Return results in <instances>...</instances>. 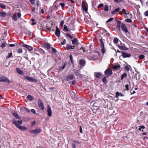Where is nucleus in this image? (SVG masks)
I'll use <instances>...</instances> for the list:
<instances>
[{"mask_svg": "<svg viewBox=\"0 0 148 148\" xmlns=\"http://www.w3.org/2000/svg\"><path fill=\"white\" fill-rule=\"evenodd\" d=\"M6 44V43L5 42L3 43L1 46V47L3 48L5 46Z\"/></svg>", "mask_w": 148, "mask_h": 148, "instance_id": "nucleus-44", "label": "nucleus"}, {"mask_svg": "<svg viewBox=\"0 0 148 148\" xmlns=\"http://www.w3.org/2000/svg\"><path fill=\"white\" fill-rule=\"evenodd\" d=\"M12 52H10V53L8 54V56L6 57V58H8L12 56Z\"/></svg>", "mask_w": 148, "mask_h": 148, "instance_id": "nucleus-45", "label": "nucleus"}, {"mask_svg": "<svg viewBox=\"0 0 148 148\" xmlns=\"http://www.w3.org/2000/svg\"><path fill=\"white\" fill-rule=\"evenodd\" d=\"M73 142L74 143H76L79 144V143H80V142H79L78 140H73Z\"/></svg>", "mask_w": 148, "mask_h": 148, "instance_id": "nucleus-51", "label": "nucleus"}, {"mask_svg": "<svg viewBox=\"0 0 148 148\" xmlns=\"http://www.w3.org/2000/svg\"><path fill=\"white\" fill-rule=\"evenodd\" d=\"M6 14V13L4 12H0V16L2 17H4Z\"/></svg>", "mask_w": 148, "mask_h": 148, "instance_id": "nucleus-25", "label": "nucleus"}, {"mask_svg": "<svg viewBox=\"0 0 148 148\" xmlns=\"http://www.w3.org/2000/svg\"><path fill=\"white\" fill-rule=\"evenodd\" d=\"M51 49H52V52L53 53H56V52L57 51H56V49H54V48L52 47L51 48Z\"/></svg>", "mask_w": 148, "mask_h": 148, "instance_id": "nucleus-49", "label": "nucleus"}, {"mask_svg": "<svg viewBox=\"0 0 148 148\" xmlns=\"http://www.w3.org/2000/svg\"><path fill=\"white\" fill-rule=\"evenodd\" d=\"M80 72V71L76 70L75 72V75H76L78 76L79 75L78 73Z\"/></svg>", "mask_w": 148, "mask_h": 148, "instance_id": "nucleus-47", "label": "nucleus"}, {"mask_svg": "<svg viewBox=\"0 0 148 148\" xmlns=\"http://www.w3.org/2000/svg\"><path fill=\"white\" fill-rule=\"evenodd\" d=\"M72 44L74 46H77L78 45V41L76 38H74L71 40Z\"/></svg>", "mask_w": 148, "mask_h": 148, "instance_id": "nucleus-11", "label": "nucleus"}, {"mask_svg": "<svg viewBox=\"0 0 148 148\" xmlns=\"http://www.w3.org/2000/svg\"><path fill=\"white\" fill-rule=\"evenodd\" d=\"M17 15L18 18H20L21 16V14L20 13L18 12L17 13Z\"/></svg>", "mask_w": 148, "mask_h": 148, "instance_id": "nucleus-58", "label": "nucleus"}, {"mask_svg": "<svg viewBox=\"0 0 148 148\" xmlns=\"http://www.w3.org/2000/svg\"><path fill=\"white\" fill-rule=\"evenodd\" d=\"M121 23V22L120 21H117V28H120V24Z\"/></svg>", "mask_w": 148, "mask_h": 148, "instance_id": "nucleus-36", "label": "nucleus"}, {"mask_svg": "<svg viewBox=\"0 0 148 148\" xmlns=\"http://www.w3.org/2000/svg\"><path fill=\"white\" fill-rule=\"evenodd\" d=\"M118 47L120 49L122 50H126L127 49L126 47L124 45L118 46Z\"/></svg>", "mask_w": 148, "mask_h": 148, "instance_id": "nucleus-21", "label": "nucleus"}, {"mask_svg": "<svg viewBox=\"0 0 148 148\" xmlns=\"http://www.w3.org/2000/svg\"><path fill=\"white\" fill-rule=\"evenodd\" d=\"M99 41L100 42L101 47H103L104 46V45L103 41L102 38H101L99 39Z\"/></svg>", "mask_w": 148, "mask_h": 148, "instance_id": "nucleus-26", "label": "nucleus"}, {"mask_svg": "<svg viewBox=\"0 0 148 148\" xmlns=\"http://www.w3.org/2000/svg\"><path fill=\"white\" fill-rule=\"evenodd\" d=\"M25 79L31 82H35L37 81V80L33 77H30L29 76H25Z\"/></svg>", "mask_w": 148, "mask_h": 148, "instance_id": "nucleus-8", "label": "nucleus"}, {"mask_svg": "<svg viewBox=\"0 0 148 148\" xmlns=\"http://www.w3.org/2000/svg\"><path fill=\"white\" fill-rule=\"evenodd\" d=\"M70 59L72 63H73V58L72 56V55H70Z\"/></svg>", "mask_w": 148, "mask_h": 148, "instance_id": "nucleus-52", "label": "nucleus"}, {"mask_svg": "<svg viewBox=\"0 0 148 148\" xmlns=\"http://www.w3.org/2000/svg\"><path fill=\"white\" fill-rule=\"evenodd\" d=\"M129 67H130V65L128 66L127 65H126L125 66V71L128 72V71H129Z\"/></svg>", "mask_w": 148, "mask_h": 148, "instance_id": "nucleus-31", "label": "nucleus"}, {"mask_svg": "<svg viewBox=\"0 0 148 148\" xmlns=\"http://www.w3.org/2000/svg\"><path fill=\"white\" fill-rule=\"evenodd\" d=\"M106 77V76L104 77L103 79H102V81L104 82V83H106V81H107V79H106V77Z\"/></svg>", "mask_w": 148, "mask_h": 148, "instance_id": "nucleus-43", "label": "nucleus"}, {"mask_svg": "<svg viewBox=\"0 0 148 148\" xmlns=\"http://www.w3.org/2000/svg\"><path fill=\"white\" fill-rule=\"evenodd\" d=\"M12 123L17 127V125L19 126L22 123V121L21 120L16 121L14 119H13Z\"/></svg>", "mask_w": 148, "mask_h": 148, "instance_id": "nucleus-2", "label": "nucleus"}, {"mask_svg": "<svg viewBox=\"0 0 148 148\" xmlns=\"http://www.w3.org/2000/svg\"><path fill=\"white\" fill-rule=\"evenodd\" d=\"M104 10L106 12H108V5H105L104 7Z\"/></svg>", "mask_w": 148, "mask_h": 148, "instance_id": "nucleus-32", "label": "nucleus"}, {"mask_svg": "<svg viewBox=\"0 0 148 148\" xmlns=\"http://www.w3.org/2000/svg\"><path fill=\"white\" fill-rule=\"evenodd\" d=\"M25 110L26 111L28 112H30V110L27 108H25Z\"/></svg>", "mask_w": 148, "mask_h": 148, "instance_id": "nucleus-63", "label": "nucleus"}, {"mask_svg": "<svg viewBox=\"0 0 148 148\" xmlns=\"http://www.w3.org/2000/svg\"><path fill=\"white\" fill-rule=\"evenodd\" d=\"M139 127H140V128L142 129H144L145 128V127L143 125H141L139 126Z\"/></svg>", "mask_w": 148, "mask_h": 148, "instance_id": "nucleus-64", "label": "nucleus"}, {"mask_svg": "<svg viewBox=\"0 0 148 148\" xmlns=\"http://www.w3.org/2000/svg\"><path fill=\"white\" fill-rule=\"evenodd\" d=\"M66 47V49L68 50L71 49H73L75 47V46H72L69 45H67Z\"/></svg>", "mask_w": 148, "mask_h": 148, "instance_id": "nucleus-18", "label": "nucleus"}, {"mask_svg": "<svg viewBox=\"0 0 148 148\" xmlns=\"http://www.w3.org/2000/svg\"><path fill=\"white\" fill-rule=\"evenodd\" d=\"M41 131V130L40 128H37L33 130L29 131V132L33 134H35L39 133Z\"/></svg>", "mask_w": 148, "mask_h": 148, "instance_id": "nucleus-6", "label": "nucleus"}, {"mask_svg": "<svg viewBox=\"0 0 148 148\" xmlns=\"http://www.w3.org/2000/svg\"><path fill=\"white\" fill-rule=\"evenodd\" d=\"M113 18H111L106 21V23H109L111 21L113 20Z\"/></svg>", "mask_w": 148, "mask_h": 148, "instance_id": "nucleus-50", "label": "nucleus"}, {"mask_svg": "<svg viewBox=\"0 0 148 148\" xmlns=\"http://www.w3.org/2000/svg\"><path fill=\"white\" fill-rule=\"evenodd\" d=\"M95 75L97 78H99L101 75V74L100 73L96 72L95 73Z\"/></svg>", "mask_w": 148, "mask_h": 148, "instance_id": "nucleus-24", "label": "nucleus"}, {"mask_svg": "<svg viewBox=\"0 0 148 148\" xmlns=\"http://www.w3.org/2000/svg\"><path fill=\"white\" fill-rule=\"evenodd\" d=\"M101 47V51L102 53L103 54L105 53L106 50L105 48L104 47V46L103 47Z\"/></svg>", "mask_w": 148, "mask_h": 148, "instance_id": "nucleus-30", "label": "nucleus"}, {"mask_svg": "<svg viewBox=\"0 0 148 148\" xmlns=\"http://www.w3.org/2000/svg\"><path fill=\"white\" fill-rule=\"evenodd\" d=\"M66 65V64L65 63H64L63 66L60 67V69L61 70H62L64 69L65 68V67Z\"/></svg>", "mask_w": 148, "mask_h": 148, "instance_id": "nucleus-37", "label": "nucleus"}, {"mask_svg": "<svg viewBox=\"0 0 148 148\" xmlns=\"http://www.w3.org/2000/svg\"><path fill=\"white\" fill-rule=\"evenodd\" d=\"M22 46L23 47H26L29 51H31L33 50V47L31 46H29L26 44H24Z\"/></svg>", "mask_w": 148, "mask_h": 148, "instance_id": "nucleus-12", "label": "nucleus"}, {"mask_svg": "<svg viewBox=\"0 0 148 148\" xmlns=\"http://www.w3.org/2000/svg\"><path fill=\"white\" fill-rule=\"evenodd\" d=\"M113 73L111 70L110 69H107L104 71V74L106 77L110 76Z\"/></svg>", "mask_w": 148, "mask_h": 148, "instance_id": "nucleus-1", "label": "nucleus"}, {"mask_svg": "<svg viewBox=\"0 0 148 148\" xmlns=\"http://www.w3.org/2000/svg\"><path fill=\"white\" fill-rule=\"evenodd\" d=\"M119 39L117 38H115L114 39V43L116 44L118 43Z\"/></svg>", "mask_w": 148, "mask_h": 148, "instance_id": "nucleus-34", "label": "nucleus"}, {"mask_svg": "<svg viewBox=\"0 0 148 148\" xmlns=\"http://www.w3.org/2000/svg\"><path fill=\"white\" fill-rule=\"evenodd\" d=\"M59 4L62 8H63L65 5V4L64 3H60Z\"/></svg>", "mask_w": 148, "mask_h": 148, "instance_id": "nucleus-59", "label": "nucleus"}, {"mask_svg": "<svg viewBox=\"0 0 148 148\" xmlns=\"http://www.w3.org/2000/svg\"><path fill=\"white\" fill-rule=\"evenodd\" d=\"M72 147L73 148H76V146L75 144H72L71 145Z\"/></svg>", "mask_w": 148, "mask_h": 148, "instance_id": "nucleus-62", "label": "nucleus"}, {"mask_svg": "<svg viewBox=\"0 0 148 148\" xmlns=\"http://www.w3.org/2000/svg\"><path fill=\"white\" fill-rule=\"evenodd\" d=\"M17 127L22 130H25L27 129V128L25 126L17 125Z\"/></svg>", "mask_w": 148, "mask_h": 148, "instance_id": "nucleus-17", "label": "nucleus"}, {"mask_svg": "<svg viewBox=\"0 0 148 148\" xmlns=\"http://www.w3.org/2000/svg\"><path fill=\"white\" fill-rule=\"evenodd\" d=\"M122 12L124 14V15H127L129 13V12L127 11H126L125 9H123L122 10Z\"/></svg>", "mask_w": 148, "mask_h": 148, "instance_id": "nucleus-23", "label": "nucleus"}, {"mask_svg": "<svg viewBox=\"0 0 148 148\" xmlns=\"http://www.w3.org/2000/svg\"><path fill=\"white\" fill-rule=\"evenodd\" d=\"M79 64L82 66H84L85 64V61L83 60H80L79 62Z\"/></svg>", "mask_w": 148, "mask_h": 148, "instance_id": "nucleus-29", "label": "nucleus"}, {"mask_svg": "<svg viewBox=\"0 0 148 148\" xmlns=\"http://www.w3.org/2000/svg\"><path fill=\"white\" fill-rule=\"evenodd\" d=\"M66 35L69 38L71 39H73V37L69 34V33L66 34Z\"/></svg>", "mask_w": 148, "mask_h": 148, "instance_id": "nucleus-42", "label": "nucleus"}, {"mask_svg": "<svg viewBox=\"0 0 148 148\" xmlns=\"http://www.w3.org/2000/svg\"><path fill=\"white\" fill-rule=\"evenodd\" d=\"M29 1L32 4H34L35 3V0H29Z\"/></svg>", "mask_w": 148, "mask_h": 148, "instance_id": "nucleus-48", "label": "nucleus"}, {"mask_svg": "<svg viewBox=\"0 0 148 148\" xmlns=\"http://www.w3.org/2000/svg\"><path fill=\"white\" fill-rule=\"evenodd\" d=\"M12 18L15 21H16L17 20V18L16 15H13L12 16Z\"/></svg>", "mask_w": 148, "mask_h": 148, "instance_id": "nucleus-40", "label": "nucleus"}, {"mask_svg": "<svg viewBox=\"0 0 148 148\" xmlns=\"http://www.w3.org/2000/svg\"><path fill=\"white\" fill-rule=\"evenodd\" d=\"M11 113L12 115L16 118V119H21V118L19 117L17 113L16 112L13 111L11 112Z\"/></svg>", "mask_w": 148, "mask_h": 148, "instance_id": "nucleus-13", "label": "nucleus"}, {"mask_svg": "<svg viewBox=\"0 0 148 148\" xmlns=\"http://www.w3.org/2000/svg\"><path fill=\"white\" fill-rule=\"evenodd\" d=\"M125 87L126 88V90H129V85L128 84H126L125 86Z\"/></svg>", "mask_w": 148, "mask_h": 148, "instance_id": "nucleus-56", "label": "nucleus"}, {"mask_svg": "<svg viewBox=\"0 0 148 148\" xmlns=\"http://www.w3.org/2000/svg\"><path fill=\"white\" fill-rule=\"evenodd\" d=\"M64 29L65 31H66V32H68L69 30L67 27L66 25H64Z\"/></svg>", "mask_w": 148, "mask_h": 148, "instance_id": "nucleus-38", "label": "nucleus"}, {"mask_svg": "<svg viewBox=\"0 0 148 148\" xmlns=\"http://www.w3.org/2000/svg\"><path fill=\"white\" fill-rule=\"evenodd\" d=\"M47 112L48 115L49 116H50L52 115V111L50 106L49 105L47 106Z\"/></svg>", "mask_w": 148, "mask_h": 148, "instance_id": "nucleus-10", "label": "nucleus"}, {"mask_svg": "<svg viewBox=\"0 0 148 148\" xmlns=\"http://www.w3.org/2000/svg\"><path fill=\"white\" fill-rule=\"evenodd\" d=\"M114 1L116 2L119 3L121 2L122 0H114Z\"/></svg>", "mask_w": 148, "mask_h": 148, "instance_id": "nucleus-60", "label": "nucleus"}, {"mask_svg": "<svg viewBox=\"0 0 148 148\" xmlns=\"http://www.w3.org/2000/svg\"><path fill=\"white\" fill-rule=\"evenodd\" d=\"M31 111L34 114H36V112L35 110L34 109H31Z\"/></svg>", "mask_w": 148, "mask_h": 148, "instance_id": "nucleus-57", "label": "nucleus"}, {"mask_svg": "<svg viewBox=\"0 0 148 148\" xmlns=\"http://www.w3.org/2000/svg\"><path fill=\"white\" fill-rule=\"evenodd\" d=\"M121 66L119 64H116L113 66L112 68L114 70L118 69L120 68Z\"/></svg>", "mask_w": 148, "mask_h": 148, "instance_id": "nucleus-19", "label": "nucleus"}, {"mask_svg": "<svg viewBox=\"0 0 148 148\" xmlns=\"http://www.w3.org/2000/svg\"><path fill=\"white\" fill-rule=\"evenodd\" d=\"M120 9L119 8H117L115 9L113 11H112L111 14H114L118 12L119 10Z\"/></svg>", "mask_w": 148, "mask_h": 148, "instance_id": "nucleus-22", "label": "nucleus"}, {"mask_svg": "<svg viewBox=\"0 0 148 148\" xmlns=\"http://www.w3.org/2000/svg\"><path fill=\"white\" fill-rule=\"evenodd\" d=\"M74 76L73 75H70L67 76L66 79L67 81H69L73 79Z\"/></svg>", "mask_w": 148, "mask_h": 148, "instance_id": "nucleus-16", "label": "nucleus"}, {"mask_svg": "<svg viewBox=\"0 0 148 148\" xmlns=\"http://www.w3.org/2000/svg\"><path fill=\"white\" fill-rule=\"evenodd\" d=\"M66 40L65 39L63 41L61 42V44L62 45H64L66 44Z\"/></svg>", "mask_w": 148, "mask_h": 148, "instance_id": "nucleus-53", "label": "nucleus"}, {"mask_svg": "<svg viewBox=\"0 0 148 148\" xmlns=\"http://www.w3.org/2000/svg\"><path fill=\"white\" fill-rule=\"evenodd\" d=\"M16 71L20 75H23L24 74L23 71L18 68H16Z\"/></svg>", "mask_w": 148, "mask_h": 148, "instance_id": "nucleus-14", "label": "nucleus"}, {"mask_svg": "<svg viewBox=\"0 0 148 148\" xmlns=\"http://www.w3.org/2000/svg\"><path fill=\"white\" fill-rule=\"evenodd\" d=\"M0 82H5L8 84H10V81L8 79L4 76L0 77Z\"/></svg>", "mask_w": 148, "mask_h": 148, "instance_id": "nucleus-3", "label": "nucleus"}, {"mask_svg": "<svg viewBox=\"0 0 148 148\" xmlns=\"http://www.w3.org/2000/svg\"><path fill=\"white\" fill-rule=\"evenodd\" d=\"M119 96L123 97L124 96V95L121 93H119L118 92H116V93L115 97L116 98H118Z\"/></svg>", "mask_w": 148, "mask_h": 148, "instance_id": "nucleus-20", "label": "nucleus"}, {"mask_svg": "<svg viewBox=\"0 0 148 148\" xmlns=\"http://www.w3.org/2000/svg\"><path fill=\"white\" fill-rule=\"evenodd\" d=\"M22 52H23V50L22 49L19 48L18 49L17 52H18V53H22Z\"/></svg>", "mask_w": 148, "mask_h": 148, "instance_id": "nucleus-41", "label": "nucleus"}, {"mask_svg": "<svg viewBox=\"0 0 148 148\" xmlns=\"http://www.w3.org/2000/svg\"><path fill=\"white\" fill-rule=\"evenodd\" d=\"M121 28L122 31L125 32V33H127L128 32V30L125 24L123 23H122L121 24Z\"/></svg>", "mask_w": 148, "mask_h": 148, "instance_id": "nucleus-7", "label": "nucleus"}, {"mask_svg": "<svg viewBox=\"0 0 148 148\" xmlns=\"http://www.w3.org/2000/svg\"><path fill=\"white\" fill-rule=\"evenodd\" d=\"M82 8L83 10L85 12L87 11V8L85 5V3L84 1L82 2Z\"/></svg>", "mask_w": 148, "mask_h": 148, "instance_id": "nucleus-15", "label": "nucleus"}, {"mask_svg": "<svg viewBox=\"0 0 148 148\" xmlns=\"http://www.w3.org/2000/svg\"><path fill=\"white\" fill-rule=\"evenodd\" d=\"M103 3H101L99 4L98 6V8H100L103 7Z\"/></svg>", "mask_w": 148, "mask_h": 148, "instance_id": "nucleus-55", "label": "nucleus"}, {"mask_svg": "<svg viewBox=\"0 0 148 148\" xmlns=\"http://www.w3.org/2000/svg\"><path fill=\"white\" fill-rule=\"evenodd\" d=\"M145 56L143 55H140L139 57V58L140 59H142L145 58Z\"/></svg>", "mask_w": 148, "mask_h": 148, "instance_id": "nucleus-39", "label": "nucleus"}, {"mask_svg": "<svg viewBox=\"0 0 148 148\" xmlns=\"http://www.w3.org/2000/svg\"><path fill=\"white\" fill-rule=\"evenodd\" d=\"M64 22L63 21H62L60 22V25L63 27Z\"/></svg>", "mask_w": 148, "mask_h": 148, "instance_id": "nucleus-61", "label": "nucleus"}, {"mask_svg": "<svg viewBox=\"0 0 148 148\" xmlns=\"http://www.w3.org/2000/svg\"><path fill=\"white\" fill-rule=\"evenodd\" d=\"M27 98L28 100H30L31 101H32L33 99V97L30 95H28L27 97Z\"/></svg>", "mask_w": 148, "mask_h": 148, "instance_id": "nucleus-28", "label": "nucleus"}, {"mask_svg": "<svg viewBox=\"0 0 148 148\" xmlns=\"http://www.w3.org/2000/svg\"><path fill=\"white\" fill-rule=\"evenodd\" d=\"M121 53V56L123 58H129L130 57L131 55L130 53H126L123 51H119Z\"/></svg>", "mask_w": 148, "mask_h": 148, "instance_id": "nucleus-4", "label": "nucleus"}, {"mask_svg": "<svg viewBox=\"0 0 148 148\" xmlns=\"http://www.w3.org/2000/svg\"><path fill=\"white\" fill-rule=\"evenodd\" d=\"M125 21L127 22L131 23L132 22V21L130 19H127L125 20Z\"/></svg>", "mask_w": 148, "mask_h": 148, "instance_id": "nucleus-46", "label": "nucleus"}, {"mask_svg": "<svg viewBox=\"0 0 148 148\" xmlns=\"http://www.w3.org/2000/svg\"><path fill=\"white\" fill-rule=\"evenodd\" d=\"M144 14L146 16H148V10L145 12Z\"/></svg>", "mask_w": 148, "mask_h": 148, "instance_id": "nucleus-54", "label": "nucleus"}, {"mask_svg": "<svg viewBox=\"0 0 148 148\" xmlns=\"http://www.w3.org/2000/svg\"><path fill=\"white\" fill-rule=\"evenodd\" d=\"M127 77V74L126 73H124L121 76V79L123 80L124 78Z\"/></svg>", "mask_w": 148, "mask_h": 148, "instance_id": "nucleus-27", "label": "nucleus"}, {"mask_svg": "<svg viewBox=\"0 0 148 148\" xmlns=\"http://www.w3.org/2000/svg\"><path fill=\"white\" fill-rule=\"evenodd\" d=\"M60 32L58 27L56 26V31L55 34L58 37H60Z\"/></svg>", "mask_w": 148, "mask_h": 148, "instance_id": "nucleus-9", "label": "nucleus"}, {"mask_svg": "<svg viewBox=\"0 0 148 148\" xmlns=\"http://www.w3.org/2000/svg\"><path fill=\"white\" fill-rule=\"evenodd\" d=\"M38 106L40 109L42 110L44 109V106L42 101L40 99H39L38 100Z\"/></svg>", "mask_w": 148, "mask_h": 148, "instance_id": "nucleus-5", "label": "nucleus"}, {"mask_svg": "<svg viewBox=\"0 0 148 148\" xmlns=\"http://www.w3.org/2000/svg\"><path fill=\"white\" fill-rule=\"evenodd\" d=\"M5 5L3 4L0 3V7L3 9H5Z\"/></svg>", "mask_w": 148, "mask_h": 148, "instance_id": "nucleus-35", "label": "nucleus"}, {"mask_svg": "<svg viewBox=\"0 0 148 148\" xmlns=\"http://www.w3.org/2000/svg\"><path fill=\"white\" fill-rule=\"evenodd\" d=\"M45 47L47 49H49L51 47V45L49 43H47L45 44Z\"/></svg>", "mask_w": 148, "mask_h": 148, "instance_id": "nucleus-33", "label": "nucleus"}]
</instances>
